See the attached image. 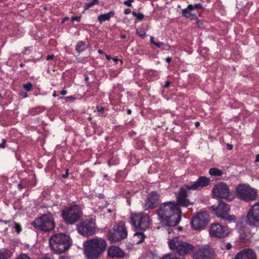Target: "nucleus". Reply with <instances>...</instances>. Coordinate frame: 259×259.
Wrapping results in <instances>:
<instances>
[{"mask_svg": "<svg viewBox=\"0 0 259 259\" xmlns=\"http://www.w3.org/2000/svg\"><path fill=\"white\" fill-rule=\"evenodd\" d=\"M179 205L171 201L162 203L157 210L158 220L163 225L169 227L177 226L181 221Z\"/></svg>", "mask_w": 259, "mask_h": 259, "instance_id": "1", "label": "nucleus"}, {"mask_svg": "<svg viewBox=\"0 0 259 259\" xmlns=\"http://www.w3.org/2000/svg\"><path fill=\"white\" fill-rule=\"evenodd\" d=\"M107 242L100 237L90 239L83 243L84 253L88 259H98L107 248Z\"/></svg>", "mask_w": 259, "mask_h": 259, "instance_id": "2", "label": "nucleus"}, {"mask_svg": "<svg viewBox=\"0 0 259 259\" xmlns=\"http://www.w3.org/2000/svg\"><path fill=\"white\" fill-rule=\"evenodd\" d=\"M50 245L53 250L60 254L68 250L72 244L70 237L64 233L53 235L49 240Z\"/></svg>", "mask_w": 259, "mask_h": 259, "instance_id": "3", "label": "nucleus"}, {"mask_svg": "<svg viewBox=\"0 0 259 259\" xmlns=\"http://www.w3.org/2000/svg\"><path fill=\"white\" fill-rule=\"evenodd\" d=\"M82 212L80 207L76 204L64 208L61 217L67 225H74L80 219Z\"/></svg>", "mask_w": 259, "mask_h": 259, "instance_id": "4", "label": "nucleus"}, {"mask_svg": "<svg viewBox=\"0 0 259 259\" xmlns=\"http://www.w3.org/2000/svg\"><path fill=\"white\" fill-rule=\"evenodd\" d=\"M31 224L35 229L44 232H50L55 227L54 218L51 213L44 214L38 217L32 222Z\"/></svg>", "mask_w": 259, "mask_h": 259, "instance_id": "5", "label": "nucleus"}, {"mask_svg": "<svg viewBox=\"0 0 259 259\" xmlns=\"http://www.w3.org/2000/svg\"><path fill=\"white\" fill-rule=\"evenodd\" d=\"M237 197L244 201L250 202L256 199L257 192L256 190L245 184H240L236 188Z\"/></svg>", "mask_w": 259, "mask_h": 259, "instance_id": "6", "label": "nucleus"}, {"mask_svg": "<svg viewBox=\"0 0 259 259\" xmlns=\"http://www.w3.org/2000/svg\"><path fill=\"white\" fill-rule=\"evenodd\" d=\"M168 245L170 249L176 251L180 256L191 254L194 249L192 244L179 240L178 237L170 240Z\"/></svg>", "mask_w": 259, "mask_h": 259, "instance_id": "7", "label": "nucleus"}, {"mask_svg": "<svg viewBox=\"0 0 259 259\" xmlns=\"http://www.w3.org/2000/svg\"><path fill=\"white\" fill-rule=\"evenodd\" d=\"M127 235V231L123 222L120 221L111 229L107 237L111 243H116L125 238Z\"/></svg>", "mask_w": 259, "mask_h": 259, "instance_id": "8", "label": "nucleus"}, {"mask_svg": "<svg viewBox=\"0 0 259 259\" xmlns=\"http://www.w3.org/2000/svg\"><path fill=\"white\" fill-rule=\"evenodd\" d=\"M130 220L136 229L145 231L150 226L149 216L144 212L132 213L130 216Z\"/></svg>", "mask_w": 259, "mask_h": 259, "instance_id": "9", "label": "nucleus"}, {"mask_svg": "<svg viewBox=\"0 0 259 259\" xmlns=\"http://www.w3.org/2000/svg\"><path fill=\"white\" fill-rule=\"evenodd\" d=\"M210 208L215 211L218 217L223 219L229 223L235 222L236 217L234 215L228 214V212L230 209V206L223 201H220L217 206L213 205Z\"/></svg>", "mask_w": 259, "mask_h": 259, "instance_id": "10", "label": "nucleus"}, {"mask_svg": "<svg viewBox=\"0 0 259 259\" xmlns=\"http://www.w3.org/2000/svg\"><path fill=\"white\" fill-rule=\"evenodd\" d=\"M213 197L227 199L229 201L233 200L234 197L226 183L220 182L215 184L212 190Z\"/></svg>", "mask_w": 259, "mask_h": 259, "instance_id": "11", "label": "nucleus"}, {"mask_svg": "<svg viewBox=\"0 0 259 259\" xmlns=\"http://www.w3.org/2000/svg\"><path fill=\"white\" fill-rule=\"evenodd\" d=\"M209 222V215L205 211L199 212L193 217L191 225L195 230H202L205 228Z\"/></svg>", "mask_w": 259, "mask_h": 259, "instance_id": "12", "label": "nucleus"}, {"mask_svg": "<svg viewBox=\"0 0 259 259\" xmlns=\"http://www.w3.org/2000/svg\"><path fill=\"white\" fill-rule=\"evenodd\" d=\"M215 256L213 249L208 245H205L199 247L192 257L193 259H213Z\"/></svg>", "mask_w": 259, "mask_h": 259, "instance_id": "13", "label": "nucleus"}, {"mask_svg": "<svg viewBox=\"0 0 259 259\" xmlns=\"http://www.w3.org/2000/svg\"><path fill=\"white\" fill-rule=\"evenodd\" d=\"M77 229L80 234L88 237L95 233V224L92 221L86 220L77 225Z\"/></svg>", "mask_w": 259, "mask_h": 259, "instance_id": "14", "label": "nucleus"}, {"mask_svg": "<svg viewBox=\"0 0 259 259\" xmlns=\"http://www.w3.org/2000/svg\"><path fill=\"white\" fill-rule=\"evenodd\" d=\"M247 222L250 226H259V202L254 204L247 214Z\"/></svg>", "mask_w": 259, "mask_h": 259, "instance_id": "15", "label": "nucleus"}, {"mask_svg": "<svg viewBox=\"0 0 259 259\" xmlns=\"http://www.w3.org/2000/svg\"><path fill=\"white\" fill-rule=\"evenodd\" d=\"M190 186V184L185 185L183 187H181L177 199L179 204L182 206L188 207L189 205L193 204L192 202H191L189 199L186 198L187 191L193 190L189 188Z\"/></svg>", "mask_w": 259, "mask_h": 259, "instance_id": "16", "label": "nucleus"}, {"mask_svg": "<svg viewBox=\"0 0 259 259\" xmlns=\"http://www.w3.org/2000/svg\"><path fill=\"white\" fill-rule=\"evenodd\" d=\"M159 194L155 191L151 192L143 204V208L146 210L156 207L159 203Z\"/></svg>", "mask_w": 259, "mask_h": 259, "instance_id": "17", "label": "nucleus"}, {"mask_svg": "<svg viewBox=\"0 0 259 259\" xmlns=\"http://www.w3.org/2000/svg\"><path fill=\"white\" fill-rule=\"evenodd\" d=\"M210 235L214 237L221 238L226 235V227L219 223H215L211 225L209 230Z\"/></svg>", "mask_w": 259, "mask_h": 259, "instance_id": "18", "label": "nucleus"}, {"mask_svg": "<svg viewBox=\"0 0 259 259\" xmlns=\"http://www.w3.org/2000/svg\"><path fill=\"white\" fill-rule=\"evenodd\" d=\"M210 182V179L201 176L199 177L196 182L190 183V188L193 190H199L208 186Z\"/></svg>", "mask_w": 259, "mask_h": 259, "instance_id": "19", "label": "nucleus"}, {"mask_svg": "<svg viewBox=\"0 0 259 259\" xmlns=\"http://www.w3.org/2000/svg\"><path fill=\"white\" fill-rule=\"evenodd\" d=\"M234 259H256V254L250 248H245L238 252Z\"/></svg>", "mask_w": 259, "mask_h": 259, "instance_id": "20", "label": "nucleus"}, {"mask_svg": "<svg viewBox=\"0 0 259 259\" xmlns=\"http://www.w3.org/2000/svg\"><path fill=\"white\" fill-rule=\"evenodd\" d=\"M108 255L111 257H122L124 252L118 247L112 246L109 247L107 251Z\"/></svg>", "mask_w": 259, "mask_h": 259, "instance_id": "21", "label": "nucleus"}, {"mask_svg": "<svg viewBox=\"0 0 259 259\" xmlns=\"http://www.w3.org/2000/svg\"><path fill=\"white\" fill-rule=\"evenodd\" d=\"M115 13L113 11H110L107 13L101 14L98 16V20L101 24L103 22L105 21H109L111 18L113 17Z\"/></svg>", "mask_w": 259, "mask_h": 259, "instance_id": "22", "label": "nucleus"}, {"mask_svg": "<svg viewBox=\"0 0 259 259\" xmlns=\"http://www.w3.org/2000/svg\"><path fill=\"white\" fill-rule=\"evenodd\" d=\"M12 253L8 249H1L0 250V259H10Z\"/></svg>", "mask_w": 259, "mask_h": 259, "instance_id": "23", "label": "nucleus"}, {"mask_svg": "<svg viewBox=\"0 0 259 259\" xmlns=\"http://www.w3.org/2000/svg\"><path fill=\"white\" fill-rule=\"evenodd\" d=\"M145 235L142 232H136L134 235V239L136 241L137 244H140L143 242L145 238Z\"/></svg>", "mask_w": 259, "mask_h": 259, "instance_id": "24", "label": "nucleus"}, {"mask_svg": "<svg viewBox=\"0 0 259 259\" xmlns=\"http://www.w3.org/2000/svg\"><path fill=\"white\" fill-rule=\"evenodd\" d=\"M209 174L212 176L220 177L223 175V172L222 170L213 167L209 169Z\"/></svg>", "mask_w": 259, "mask_h": 259, "instance_id": "25", "label": "nucleus"}, {"mask_svg": "<svg viewBox=\"0 0 259 259\" xmlns=\"http://www.w3.org/2000/svg\"><path fill=\"white\" fill-rule=\"evenodd\" d=\"M86 48V45L83 41H79L76 46V51L79 53L83 51Z\"/></svg>", "mask_w": 259, "mask_h": 259, "instance_id": "26", "label": "nucleus"}, {"mask_svg": "<svg viewBox=\"0 0 259 259\" xmlns=\"http://www.w3.org/2000/svg\"><path fill=\"white\" fill-rule=\"evenodd\" d=\"M99 0H89L88 2L85 4L84 8L85 10H88L94 5L98 4Z\"/></svg>", "mask_w": 259, "mask_h": 259, "instance_id": "27", "label": "nucleus"}, {"mask_svg": "<svg viewBox=\"0 0 259 259\" xmlns=\"http://www.w3.org/2000/svg\"><path fill=\"white\" fill-rule=\"evenodd\" d=\"M155 46L164 50H169L170 49V47L169 45L164 44L162 42H156Z\"/></svg>", "mask_w": 259, "mask_h": 259, "instance_id": "28", "label": "nucleus"}, {"mask_svg": "<svg viewBox=\"0 0 259 259\" xmlns=\"http://www.w3.org/2000/svg\"><path fill=\"white\" fill-rule=\"evenodd\" d=\"M189 9L191 10L192 11L194 10L201 9L202 8V6L201 4H195L194 5L190 4L188 6Z\"/></svg>", "mask_w": 259, "mask_h": 259, "instance_id": "29", "label": "nucleus"}, {"mask_svg": "<svg viewBox=\"0 0 259 259\" xmlns=\"http://www.w3.org/2000/svg\"><path fill=\"white\" fill-rule=\"evenodd\" d=\"M192 11L189 9L188 6L187 8L182 10V15L183 17L186 18H188L191 14L192 13H191Z\"/></svg>", "mask_w": 259, "mask_h": 259, "instance_id": "30", "label": "nucleus"}, {"mask_svg": "<svg viewBox=\"0 0 259 259\" xmlns=\"http://www.w3.org/2000/svg\"><path fill=\"white\" fill-rule=\"evenodd\" d=\"M132 14L134 17H136L137 18V20H140V21L142 20L145 17V16L143 14L140 13H137L135 11H133Z\"/></svg>", "mask_w": 259, "mask_h": 259, "instance_id": "31", "label": "nucleus"}, {"mask_svg": "<svg viewBox=\"0 0 259 259\" xmlns=\"http://www.w3.org/2000/svg\"><path fill=\"white\" fill-rule=\"evenodd\" d=\"M32 87V84L30 82H28L23 85V88L27 92L31 91Z\"/></svg>", "mask_w": 259, "mask_h": 259, "instance_id": "32", "label": "nucleus"}, {"mask_svg": "<svg viewBox=\"0 0 259 259\" xmlns=\"http://www.w3.org/2000/svg\"><path fill=\"white\" fill-rule=\"evenodd\" d=\"M14 224H15V228L16 231L18 233H20L22 231V228H21L20 225L16 222H14Z\"/></svg>", "mask_w": 259, "mask_h": 259, "instance_id": "33", "label": "nucleus"}, {"mask_svg": "<svg viewBox=\"0 0 259 259\" xmlns=\"http://www.w3.org/2000/svg\"><path fill=\"white\" fill-rule=\"evenodd\" d=\"M188 18H190L191 20H195L196 21V23H198L199 20L197 18L196 15L194 14H191Z\"/></svg>", "mask_w": 259, "mask_h": 259, "instance_id": "34", "label": "nucleus"}, {"mask_svg": "<svg viewBox=\"0 0 259 259\" xmlns=\"http://www.w3.org/2000/svg\"><path fill=\"white\" fill-rule=\"evenodd\" d=\"M16 259H31V258L26 254H21Z\"/></svg>", "mask_w": 259, "mask_h": 259, "instance_id": "35", "label": "nucleus"}, {"mask_svg": "<svg viewBox=\"0 0 259 259\" xmlns=\"http://www.w3.org/2000/svg\"><path fill=\"white\" fill-rule=\"evenodd\" d=\"M97 109L98 111L100 112L102 115H103L104 116H106V115L104 114V109L103 107L101 106H97Z\"/></svg>", "mask_w": 259, "mask_h": 259, "instance_id": "36", "label": "nucleus"}, {"mask_svg": "<svg viewBox=\"0 0 259 259\" xmlns=\"http://www.w3.org/2000/svg\"><path fill=\"white\" fill-rule=\"evenodd\" d=\"M161 259H180L178 258L177 257H172L169 254H167L165 255L163 257H162Z\"/></svg>", "mask_w": 259, "mask_h": 259, "instance_id": "37", "label": "nucleus"}, {"mask_svg": "<svg viewBox=\"0 0 259 259\" xmlns=\"http://www.w3.org/2000/svg\"><path fill=\"white\" fill-rule=\"evenodd\" d=\"M71 21L74 22V21H76L77 22H80L81 20L80 16H73L71 18Z\"/></svg>", "mask_w": 259, "mask_h": 259, "instance_id": "38", "label": "nucleus"}, {"mask_svg": "<svg viewBox=\"0 0 259 259\" xmlns=\"http://www.w3.org/2000/svg\"><path fill=\"white\" fill-rule=\"evenodd\" d=\"M134 0H127L124 2V4L128 7H131Z\"/></svg>", "mask_w": 259, "mask_h": 259, "instance_id": "39", "label": "nucleus"}, {"mask_svg": "<svg viewBox=\"0 0 259 259\" xmlns=\"http://www.w3.org/2000/svg\"><path fill=\"white\" fill-rule=\"evenodd\" d=\"M136 33L142 38H144L146 36V34L145 32H141L140 31H138V30H137Z\"/></svg>", "mask_w": 259, "mask_h": 259, "instance_id": "40", "label": "nucleus"}, {"mask_svg": "<svg viewBox=\"0 0 259 259\" xmlns=\"http://www.w3.org/2000/svg\"><path fill=\"white\" fill-rule=\"evenodd\" d=\"M6 141L5 139H2V143L0 144V148H5L6 147Z\"/></svg>", "mask_w": 259, "mask_h": 259, "instance_id": "41", "label": "nucleus"}, {"mask_svg": "<svg viewBox=\"0 0 259 259\" xmlns=\"http://www.w3.org/2000/svg\"><path fill=\"white\" fill-rule=\"evenodd\" d=\"M232 245L230 243H228L226 244H225V248L227 250H230L232 248Z\"/></svg>", "mask_w": 259, "mask_h": 259, "instance_id": "42", "label": "nucleus"}, {"mask_svg": "<svg viewBox=\"0 0 259 259\" xmlns=\"http://www.w3.org/2000/svg\"><path fill=\"white\" fill-rule=\"evenodd\" d=\"M54 58V55H48L46 57V60H51L53 59Z\"/></svg>", "mask_w": 259, "mask_h": 259, "instance_id": "43", "label": "nucleus"}, {"mask_svg": "<svg viewBox=\"0 0 259 259\" xmlns=\"http://www.w3.org/2000/svg\"><path fill=\"white\" fill-rule=\"evenodd\" d=\"M131 10L130 9H128V8H127L126 9L124 10V13L125 14V15H128L130 13H131Z\"/></svg>", "mask_w": 259, "mask_h": 259, "instance_id": "44", "label": "nucleus"}, {"mask_svg": "<svg viewBox=\"0 0 259 259\" xmlns=\"http://www.w3.org/2000/svg\"><path fill=\"white\" fill-rule=\"evenodd\" d=\"M68 176H69L68 170L66 169L65 174L62 175V177L64 178H67L68 177Z\"/></svg>", "mask_w": 259, "mask_h": 259, "instance_id": "45", "label": "nucleus"}, {"mask_svg": "<svg viewBox=\"0 0 259 259\" xmlns=\"http://www.w3.org/2000/svg\"><path fill=\"white\" fill-rule=\"evenodd\" d=\"M233 146L232 144H230L229 143L227 144V149L231 150L233 149Z\"/></svg>", "mask_w": 259, "mask_h": 259, "instance_id": "46", "label": "nucleus"}, {"mask_svg": "<svg viewBox=\"0 0 259 259\" xmlns=\"http://www.w3.org/2000/svg\"><path fill=\"white\" fill-rule=\"evenodd\" d=\"M112 59L114 62H117L119 61V62L121 63V64H122V61L121 60H120V59H118V58H112Z\"/></svg>", "mask_w": 259, "mask_h": 259, "instance_id": "47", "label": "nucleus"}, {"mask_svg": "<svg viewBox=\"0 0 259 259\" xmlns=\"http://www.w3.org/2000/svg\"><path fill=\"white\" fill-rule=\"evenodd\" d=\"M150 41L151 44H153V45H155L156 42L154 40V37L153 36H151L150 37Z\"/></svg>", "mask_w": 259, "mask_h": 259, "instance_id": "48", "label": "nucleus"}, {"mask_svg": "<svg viewBox=\"0 0 259 259\" xmlns=\"http://www.w3.org/2000/svg\"><path fill=\"white\" fill-rule=\"evenodd\" d=\"M20 95L23 98H26L27 97V94L25 92H22L20 93Z\"/></svg>", "mask_w": 259, "mask_h": 259, "instance_id": "49", "label": "nucleus"}, {"mask_svg": "<svg viewBox=\"0 0 259 259\" xmlns=\"http://www.w3.org/2000/svg\"><path fill=\"white\" fill-rule=\"evenodd\" d=\"M170 83H171L170 81H167L165 82V84H164V87L165 88H168L170 85Z\"/></svg>", "mask_w": 259, "mask_h": 259, "instance_id": "50", "label": "nucleus"}, {"mask_svg": "<svg viewBox=\"0 0 259 259\" xmlns=\"http://www.w3.org/2000/svg\"><path fill=\"white\" fill-rule=\"evenodd\" d=\"M69 19V18L68 17H65L64 19H62L61 23H64L66 21H68Z\"/></svg>", "mask_w": 259, "mask_h": 259, "instance_id": "51", "label": "nucleus"}, {"mask_svg": "<svg viewBox=\"0 0 259 259\" xmlns=\"http://www.w3.org/2000/svg\"><path fill=\"white\" fill-rule=\"evenodd\" d=\"M59 259H70V258L68 256H61Z\"/></svg>", "mask_w": 259, "mask_h": 259, "instance_id": "52", "label": "nucleus"}, {"mask_svg": "<svg viewBox=\"0 0 259 259\" xmlns=\"http://www.w3.org/2000/svg\"><path fill=\"white\" fill-rule=\"evenodd\" d=\"M165 61H166V62H167V63H169V62H171V58L170 57H167V58L165 59Z\"/></svg>", "mask_w": 259, "mask_h": 259, "instance_id": "53", "label": "nucleus"}, {"mask_svg": "<svg viewBox=\"0 0 259 259\" xmlns=\"http://www.w3.org/2000/svg\"><path fill=\"white\" fill-rule=\"evenodd\" d=\"M60 94L62 95H65L67 94V91L63 90L61 91Z\"/></svg>", "mask_w": 259, "mask_h": 259, "instance_id": "54", "label": "nucleus"}, {"mask_svg": "<svg viewBox=\"0 0 259 259\" xmlns=\"http://www.w3.org/2000/svg\"><path fill=\"white\" fill-rule=\"evenodd\" d=\"M195 125L196 127H198V126H199L200 125V122H198V121H196L195 123Z\"/></svg>", "mask_w": 259, "mask_h": 259, "instance_id": "55", "label": "nucleus"}, {"mask_svg": "<svg viewBox=\"0 0 259 259\" xmlns=\"http://www.w3.org/2000/svg\"><path fill=\"white\" fill-rule=\"evenodd\" d=\"M255 161L259 162V154L256 156Z\"/></svg>", "mask_w": 259, "mask_h": 259, "instance_id": "56", "label": "nucleus"}, {"mask_svg": "<svg viewBox=\"0 0 259 259\" xmlns=\"http://www.w3.org/2000/svg\"><path fill=\"white\" fill-rule=\"evenodd\" d=\"M18 188L20 190L22 189V188H23L22 185L21 184H19L18 185Z\"/></svg>", "mask_w": 259, "mask_h": 259, "instance_id": "57", "label": "nucleus"}, {"mask_svg": "<svg viewBox=\"0 0 259 259\" xmlns=\"http://www.w3.org/2000/svg\"><path fill=\"white\" fill-rule=\"evenodd\" d=\"M106 59H107V60H110V59H112V58L110 56H109V55H106Z\"/></svg>", "mask_w": 259, "mask_h": 259, "instance_id": "58", "label": "nucleus"}, {"mask_svg": "<svg viewBox=\"0 0 259 259\" xmlns=\"http://www.w3.org/2000/svg\"><path fill=\"white\" fill-rule=\"evenodd\" d=\"M39 259H51V258L48 256H44V257H40Z\"/></svg>", "mask_w": 259, "mask_h": 259, "instance_id": "59", "label": "nucleus"}, {"mask_svg": "<svg viewBox=\"0 0 259 259\" xmlns=\"http://www.w3.org/2000/svg\"><path fill=\"white\" fill-rule=\"evenodd\" d=\"M98 53H99V54H103V53H104V52H103L102 50H99L98 51Z\"/></svg>", "mask_w": 259, "mask_h": 259, "instance_id": "60", "label": "nucleus"}, {"mask_svg": "<svg viewBox=\"0 0 259 259\" xmlns=\"http://www.w3.org/2000/svg\"><path fill=\"white\" fill-rule=\"evenodd\" d=\"M132 113V110L131 109H128L127 111V113L128 114H131Z\"/></svg>", "mask_w": 259, "mask_h": 259, "instance_id": "61", "label": "nucleus"}, {"mask_svg": "<svg viewBox=\"0 0 259 259\" xmlns=\"http://www.w3.org/2000/svg\"><path fill=\"white\" fill-rule=\"evenodd\" d=\"M126 37V35H122L120 36V38H122V39H124Z\"/></svg>", "mask_w": 259, "mask_h": 259, "instance_id": "62", "label": "nucleus"}, {"mask_svg": "<svg viewBox=\"0 0 259 259\" xmlns=\"http://www.w3.org/2000/svg\"><path fill=\"white\" fill-rule=\"evenodd\" d=\"M24 65H24V64H23V63H21V64H20V66L21 67H24Z\"/></svg>", "mask_w": 259, "mask_h": 259, "instance_id": "63", "label": "nucleus"}, {"mask_svg": "<svg viewBox=\"0 0 259 259\" xmlns=\"http://www.w3.org/2000/svg\"><path fill=\"white\" fill-rule=\"evenodd\" d=\"M199 26H200V25H201L202 23V22L199 20V22H198V23H197Z\"/></svg>", "mask_w": 259, "mask_h": 259, "instance_id": "64", "label": "nucleus"}]
</instances>
